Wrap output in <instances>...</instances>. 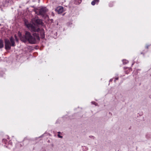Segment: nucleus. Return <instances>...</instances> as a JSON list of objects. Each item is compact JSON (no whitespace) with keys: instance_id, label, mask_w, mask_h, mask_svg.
Segmentation results:
<instances>
[{"instance_id":"10","label":"nucleus","mask_w":151,"mask_h":151,"mask_svg":"<svg viewBox=\"0 0 151 151\" xmlns=\"http://www.w3.org/2000/svg\"><path fill=\"white\" fill-rule=\"evenodd\" d=\"M15 40H16L17 41H18V39L17 38V36H15Z\"/></svg>"},{"instance_id":"12","label":"nucleus","mask_w":151,"mask_h":151,"mask_svg":"<svg viewBox=\"0 0 151 151\" xmlns=\"http://www.w3.org/2000/svg\"><path fill=\"white\" fill-rule=\"evenodd\" d=\"M118 78L117 77L116 78H115V80H114V81L115 82H116V80H118Z\"/></svg>"},{"instance_id":"7","label":"nucleus","mask_w":151,"mask_h":151,"mask_svg":"<svg viewBox=\"0 0 151 151\" xmlns=\"http://www.w3.org/2000/svg\"><path fill=\"white\" fill-rule=\"evenodd\" d=\"M99 1V0H93V1H92L91 4L92 5H94L96 4H98Z\"/></svg>"},{"instance_id":"6","label":"nucleus","mask_w":151,"mask_h":151,"mask_svg":"<svg viewBox=\"0 0 151 151\" xmlns=\"http://www.w3.org/2000/svg\"><path fill=\"white\" fill-rule=\"evenodd\" d=\"M10 40L11 43V45L12 46H15V42L14 39L12 37H11L10 39Z\"/></svg>"},{"instance_id":"5","label":"nucleus","mask_w":151,"mask_h":151,"mask_svg":"<svg viewBox=\"0 0 151 151\" xmlns=\"http://www.w3.org/2000/svg\"><path fill=\"white\" fill-rule=\"evenodd\" d=\"M56 10L58 14H61L62 13L63 11V8L62 6H59L58 7Z\"/></svg>"},{"instance_id":"8","label":"nucleus","mask_w":151,"mask_h":151,"mask_svg":"<svg viewBox=\"0 0 151 151\" xmlns=\"http://www.w3.org/2000/svg\"><path fill=\"white\" fill-rule=\"evenodd\" d=\"M4 47V44L3 41L1 40H0V48H2Z\"/></svg>"},{"instance_id":"13","label":"nucleus","mask_w":151,"mask_h":151,"mask_svg":"<svg viewBox=\"0 0 151 151\" xmlns=\"http://www.w3.org/2000/svg\"><path fill=\"white\" fill-rule=\"evenodd\" d=\"M94 103H95V102H92V104H94Z\"/></svg>"},{"instance_id":"1","label":"nucleus","mask_w":151,"mask_h":151,"mask_svg":"<svg viewBox=\"0 0 151 151\" xmlns=\"http://www.w3.org/2000/svg\"><path fill=\"white\" fill-rule=\"evenodd\" d=\"M32 22L34 25L31 24L27 23L26 22H25V24L27 28L32 32H40L41 37L42 38L44 37L45 34L44 29H40L37 25L35 24H41L42 23V20L39 19H35L32 20Z\"/></svg>"},{"instance_id":"4","label":"nucleus","mask_w":151,"mask_h":151,"mask_svg":"<svg viewBox=\"0 0 151 151\" xmlns=\"http://www.w3.org/2000/svg\"><path fill=\"white\" fill-rule=\"evenodd\" d=\"M11 45L10 42L8 39L5 40V48L6 50H10L11 49Z\"/></svg>"},{"instance_id":"11","label":"nucleus","mask_w":151,"mask_h":151,"mask_svg":"<svg viewBox=\"0 0 151 151\" xmlns=\"http://www.w3.org/2000/svg\"><path fill=\"white\" fill-rule=\"evenodd\" d=\"M58 136L59 137H60V138H62V136H60L59 134H58Z\"/></svg>"},{"instance_id":"9","label":"nucleus","mask_w":151,"mask_h":151,"mask_svg":"<svg viewBox=\"0 0 151 151\" xmlns=\"http://www.w3.org/2000/svg\"><path fill=\"white\" fill-rule=\"evenodd\" d=\"M122 62L123 64H126L128 63V61L126 60H122Z\"/></svg>"},{"instance_id":"3","label":"nucleus","mask_w":151,"mask_h":151,"mask_svg":"<svg viewBox=\"0 0 151 151\" xmlns=\"http://www.w3.org/2000/svg\"><path fill=\"white\" fill-rule=\"evenodd\" d=\"M47 11L48 9L46 7H42L36 10L35 12L37 15L43 16Z\"/></svg>"},{"instance_id":"2","label":"nucleus","mask_w":151,"mask_h":151,"mask_svg":"<svg viewBox=\"0 0 151 151\" xmlns=\"http://www.w3.org/2000/svg\"><path fill=\"white\" fill-rule=\"evenodd\" d=\"M18 35L20 38V40L24 42H26L28 41L31 44H35L37 40H40V37L37 34H34L33 37L31 34L29 32L26 31L25 32V35H22L20 32L18 33Z\"/></svg>"},{"instance_id":"14","label":"nucleus","mask_w":151,"mask_h":151,"mask_svg":"<svg viewBox=\"0 0 151 151\" xmlns=\"http://www.w3.org/2000/svg\"><path fill=\"white\" fill-rule=\"evenodd\" d=\"M58 133H60V132H58Z\"/></svg>"}]
</instances>
